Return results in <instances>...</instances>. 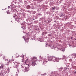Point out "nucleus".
<instances>
[{
	"label": "nucleus",
	"instance_id": "obj_1",
	"mask_svg": "<svg viewBox=\"0 0 76 76\" xmlns=\"http://www.w3.org/2000/svg\"><path fill=\"white\" fill-rule=\"evenodd\" d=\"M54 59V57H53L52 56H50L47 59L46 58L43 59V65H44L45 64L48 60H49V61H52L53 62Z\"/></svg>",
	"mask_w": 76,
	"mask_h": 76
},
{
	"label": "nucleus",
	"instance_id": "obj_2",
	"mask_svg": "<svg viewBox=\"0 0 76 76\" xmlns=\"http://www.w3.org/2000/svg\"><path fill=\"white\" fill-rule=\"evenodd\" d=\"M25 60L26 66H27L28 67H29V60L26 58H25Z\"/></svg>",
	"mask_w": 76,
	"mask_h": 76
},
{
	"label": "nucleus",
	"instance_id": "obj_3",
	"mask_svg": "<svg viewBox=\"0 0 76 76\" xmlns=\"http://www.w3.org/2000/svg\"><path fill=\"white\" fill-rule=\"evenodd\" d=\"M56 61H57V62H58V61H59V58H55L54 57L53 62H56Z\"/></svg>",
	"mask_w": 76,
	"mask_h": 76
},
{
	"label": "nucleus",
	"instance_id": "obj_4",
	"mask_svg": "<svg viewBox=\"0 0 76 76\" xmlns=\"http://www.w3.org/2000/svg\"><path fill=\"white\" fill-rule=\"evenodd\" d=\"M12 61L13 62H14V60L13 59H11V60H10L9 59V61L7 63V65H9V63H12Z\"/></svg>",
	"mask_w": 76,
	"mask_h": 76
},
{
	"label": "nucleus",
	"instance_id": "obj_5",
	"mask_svg": "<svg viewBox=\"0 0 76 76\" xmlns=\"http://www.w3.org/2000/svg\"><path fill=\"white\" fill-rule=\"evenodd\" d=\"M26 69H25V72H28V71H29V66H28V65H26L25 66Z\"/></svg>",
	"mask_w": 76,
	"mask_h": 76
},
{
	"label": "nucleus",
	"instance_id": "obj_6",
	"mask_svg": "<svg viewBox=\"0 0 76 76\" xmlns=\"http://www.w3.org/2000/svg\"><path fill=\"white\" fill-rule=\"evenodd\" d=\"M13 62L14 63L15 65L14 66V68H17L18 66V62L15 61Z\"/></svg>",
	"mask_w": 76,
	"mask_h": 76
},
{
	"label": "nucleus",
	"instance_id": "obj_7",
	"mask_svg": "<svg viewBox=\"0 0 76 76\" xmlns=\"http://www.w3.org/2000/svg\"><path fill=\"white\" fill-rule=\"evenodd\" d=\"M31 64L32 65V66H34L35 65V61H33L32 62H31Z\"/></svg>",
	"mask_w": 76,
	"mask_h": 76
},
{
	"label": "nucleus",
	"instance_id": "obj_8",
	"mask_svg": "<svg viewBox=\"0 0 76 76\" xmlns=\"http://www.w3.org/2000/svg\"><path fill=\"white\" fill-rule=\"evenodd\" d=\"M37 61V57H33V61Z\"/></svg>",
	"mask_w": 76,
	"mask_h": 76
},
{
	"label": "nucleus",
	"instance_id": "obj_9",
	"mask_svg": "<svg viewBox=\"0 0 76 76\" xmlns=\"http://www.w3.org/2000/svg\"><path fill=\"white\" fill-rule=\"evenodd\" d=\"M3 58L4 60H6V57L4 55H3Z\"/></svg>",
	"mask_w": 76,
	"mask_h": 76
},
{
	"label": "nucleus",
	"instance_id": "obj_10",
	"mask_svg": "<svg viewBox=\"0 0 76 76\" xmlns=\"http://www.w3.org/2000/svg\"><path fill=\"white\" fill-rule=\"evenodd\" d=\"M24 61H25V60H24V56H23L22 58L21 59V62H22L23 63V62H24Z\"/></svg>",
	"mask_w": 76,
	"mask_h": 76
},
{
	"label": "nucleus",
	"instance_id": "obj_11",
	"mask_svg": "<svg viewBox=\"0 0 76 76\" xmlns=\"http://www.w3.org/2000/svg\"><path fill=\"white\" fill-rule=\"evenodd\" d=\"M63 59H67V57H66V56L64 55L63 56Z\"/></svg>",
	"mask_w": 76,
	"mask_h": 76
},
{
	"label": "nucleus",
	"instance_id": "obj_12",
	"mask_svg": "<svg viewBox=\"0 0 76 76\" xmlns=\"http://www.w3.org/2000/svg\"><path fill=\"white\" fill-rule=\"evenodd\" d=\"M22 28H23V29H26V26H25V25L24 26H23Z\"/></svg>",
	"mask_w": 76,
	"mask_h": 76
},
{
	"label": "nucleus",
	"instance_id": "obj_13",
	"mask_svg": "<svg viewBox=\"0 0 76 76\" xmlns=\"http://www.w3.org/2000/svg\"><path fill=\"white\" fill-rule=\"evenodd\" d=\"M30 7V6L29 5H28L27 7V9H29Z\"/></svg>",
	"mask_w": 76,
	"mask_h": 76
},
{
	"label": "nucleus",
	"instance_id": "obj_14",
	"mask_svg": "<svg viewBox=\"0 0 76 76\" xmlns=\"http://www.w3.org/2000/svg\"><path fill=\"white\" fill-rule=\"evenodd\" d=\"M55 7H53V8L52 9V10H55Z\"/></svg>",
	"mask_w": 76,
	"mask_h": 76
},
{
	"label": "nucleus",
	"instance_id": "obj_15",
	"mask_svg": "<svg viewBox=\"0 0 76 76\" xmlns=\"http://www.w3.org/2000/svg\"><path fill=\"white\" fill-rule=\"evenodd\" d=\"M1 66L2 68H3V67H4V65H3V64H2Z\"/></svg>",
	"mask_w": 76,
	"mask_h": 76
},
{
	"label": "nucleus",
	"instance_id": "obj_16",
	"mask_svg": "<svg viewBox=\"0 0 76 76\" xmlns=\"http://www.w3.org/2000/svg\"><path fill=\"white\" fill-rule=\"evenodd\" d=\"M63 16H64V15H61L60 16V17L61 18L63 17Z\"/></svg>",
	"mask_w": 76,
	"mask_h": 76
},
{
	"label": "nucleus",
	"instance_id": "obj_17",
	"mask_svg": "<svg viewBox=\"0 0 76 76\" xmlns=\"http://www.w3.org/2000/svg\"><path fill=\"white\" fill-rule=\"evenodd\" d=\"M21 67L22 69H23V68H24V67H23V66L22 65H21Z\"/></svg>",
	"mask_w": 76,
	"mask_h": 76
},
{
	"label": "nucleus",
	"instance_id": "obj_18",
	"mask_svg": "<svg viewBox=\"0 0 76 76\" xmlns=\"http://www.w3.org/2000/svg\"><path fill=\"white\" fill-rule=\"evenodd\" d=\"M59 69L60 70H62V69H63V67H61L59 68Z\"/></svg>",
	"mask_w": 76,
	"mask_h": 76
},
{
	"label": "nucleus",
	"instance_id": "obj_19",
	"mask_svg": "<svg viewBox=\"0 0 76 76\" xmlns=\"http://www.w3.org/2000/svg\"><path fill=\"white\" fill-rule=\"evenodd\" d=\"M66 19H67V18H68V16L67 15H66Z\"/></svg>",
	"mask_w": 76,
	"mask_h": 76
},
{
	"label": "nucleus",
	"instance_id": "obj_20",
	"mask_svg": "<svg viewBox=\"0 0 76 76\" xmlns=\"http://www.w3.org/2000/svg\"><path fill=\"white\" fill-rule=\"evenodd\" d=\"M62 51H64L65 50L64 49H62Z\"/></svg>",
	"mask_w": 76,
	"mask_h": 76
},
{
	"label": "nucleus",
	"instance_id": "obj_21",
	"mask_svg": "<svg viewBox=\"0 0 76 76\" xmlns=\"http://www.w3.org/2000/svg\"><path fill=\"white\" fill-rule=\"evenodd\" d=\"M16 55H17L18 56H17V55H16V56H17V57H18V56H19V55L17 54Z\"/></svg>",
	"mask_w": 76,
	"mask_h": 76
},
{
	"label": "nucleus",
	"instance_id": "obj_22",
	"mask_svg": "<svg viewBox=\"0 0 76 76\" xmlns=\"http://www.w3.org/2000/svg\"><path fill=\"white\" fill-rule=\"evenodd\" d=\"M2 56V54H0V57H1Z\"/></svg>",
	"mask_w": 76,
	"mask_h": 76
},
{
	"label": "nucleus",
	"instance_id": "obj_23",
	"mask_svg": "<svg viewBox=\"0 0 76 76\" xmlns=\"http://www.w3.org/2000/svg\"><path fill=\"white\" fill-rule=\"evenodd\" d=\"M0 69H1L2 68V67L1 66H0Z\"/></svg>",
	"mask_w": 76,
	"mask_h": 76
},
{
	"label": "nucleus",
	"instance_id": "obj_24",
	"mask_svg": "<svg viewBox=\"0 0 76 76\" xmlns=\"http://www.w3.org/2000/svg\"><path fill=\"white\" fill-rule=\"evenodd\" d=\"M8 8H10V6H9L8 7Z\"/></svg>",
	"mask_w": 76,
	"mask_h": 76
},
{
	"label": "nucleus",
	"instance_id": "obj_25",
	"mask_svg": "<svg viewBox=\"0 0 76 76\" xmlns=\"http://www.w3.org/2000/svg\"><path fill=\"white\" fill-rule=\"evenodd\" d=\"M73 55H74V56H76V54H73Z\"/></svg>",
	"mask_w": 76,
	"mask_h": 76
},
{
	"label": "nucleus",
	"instance_id": "obj_26",
	"mask_svg": "<svg viewBox=\"0 0 76 76\" xmlns=\"http://www.w3.org/2000/svg\"><path fill=\"white\" fill-rule=\"evenodd\" d=\"M48 47H50V45H48Z\"/></svg>",
	"mask_w": 76,
	"mask_h": 76
},
{
	"label": "nucleus",
	"instance_id": "obj_27",
	"mask_svg": "<svg viewBox=\"0 0 76 76\" xmlns=\"http://www.w3.org/2000/svg\"><path fill=\"white\" fill-rule=\"evenodd\" d=\"M49 36H51V35H50V34H49Z\"/></svg>",
	"mask_w": 76,
	"mask_h": 76
},
{
	"label": "nucleus",
	"instance_id": "obj_28",
	"mask_svg": "<svg viewBox=\"0 0 76 76\" xmlns=\"http://www.w3.org/2000/svg\"><path fill=\"white\" fill-rule=\"evenodd\" d=\"M76 73V72H75V73Z\"/></svg>",
	"mask_w": 76,
	"mask_h": 76
},
{
	"label": "nucleus",
	"instance_id": "obj_29",
	"mask_svg": "<svg viewBox=\"0 0 76 76\" xmlns=\"http://www.w3.org/2000/svg\"><path fill=\"white\" fill-rule=\"evenodd\" d=\"M25 41H26V39L25 40Z\"/></svg>",
	"mask_w": 76,
	"mask_h": 76
},
{
	"label": "nucleus",
	"instance_id": "obj_30",
	"mask_svg": "<svg viewBox=\"0 0 76 76\" xmlns=\"http://www.w3.org/2000/svg\"><path fill=\"white\" fill-rule=\"evenodd\" d=\"M14 18H15V16H14Z\"/></svg>",
	"mask_w": 76,
	"mask_h": 76
}]
</instances>
